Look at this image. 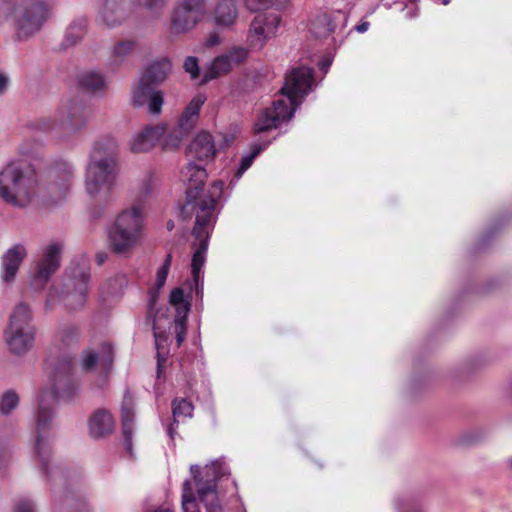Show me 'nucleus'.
I'll return each instance as SVG.
<instances>
[{
    "instance_id": "obj_1",
    "label": "nucleus",
    "mask_w": 512,
    "mask_h": 512,
    "mask_svg": "<svg viewBox=\"0 0 512 512\" xmlns=\"http://www.w3.org/2000/svg\"><path fill=\"white\" fill-rule=\"evenodd\" d=\"M49 388L40 391L37 399V409L34 414L36 427V452L40 459L42 469L54 482L63 478V471L59 467L49 468L48 456L50 445L49 432L53 427L55 417L54 404L58 400H72L79 392V382L73 373L71 359L58 361L50 372Z\"/></svg>"
},
{
    "instance_id": "obj_2",
    "label": "nucleus",
    "mask_w": 512,
    "mask_h": 512,
    "mask_svg": "<svg viewBox=\"0 0 512 512\" xmlns=\"http://www.w3.org/2000/svg\"><path fill=\"white\" fill-rule=\"evenodd\" d=\"M313 84V70L301 66L293 68L286 75L280 93V98L272 103L271 108H265L254 122V131L261 133L276 128L282 122L290 120L296 109L301 105Z\"/></svg>"
},
{
    "instance_id": "obj_3",
    "label": "nucleus",
    "mask_w": 512,
    "mask_h": 512,
    "mask_svg": "<svg viewBox=\"0 0 512 512\" xmlns=\"http://www.w3.org/2000/svg\"><path fill=\"white\" fill-rule=\"evenodd\" d=\"M21 159L12 160L0 171V198L14 207L24 208L39 195L38 175L29 162L30 152L20 148Z\"/></svg>"
},
{
    "instance_id": "obj_4",
    "label": "nucleus",
    "mask_w": 512,
    "mask_h": 512,
    "mask_svg": "<svg viewBox=\"0 0 512 512\" xmlns=\"http://www.w3.org/2000/svg\"><path fill=\"white\" fill-rule=\"evenodd\" d=\"M51 10L48 0H0V26L9 23L17 40H28L42 29Z\"/></svg>"
},
{
    "instance_id": "obj_5",
    "label": "nucleus",
    "mask_w": 512,
    "mask_h": 512,
    "mask_svg": "<svg viewBox=\"0 0 512 512\" xmlns=\"http://www.w3.org/2000/svg\"><path fill=\"white\" fill-rule=\"evenodd\" d=\"M118 145L114 140L97 141L86 168L85 188L92 197L107 198L117 173Z\"/></svg>"
},
{
    "instance_id": "obj_6",
    "label": "nucleus",
    "mask_w": 512,
    "mask_h": 512,
    "mask_svg": "<svg viewBox=\"0 0 512 512\" xmlns=\"http://www.w3.org/2000/svg\"><path fill=\"white\" fill-rule=\"evenodd\" d=\"M207 179V172L204 166L188 162L181 170V180L187 185L186 198L181 206L180 215L183 219H191L199 215L200 208L207 207L210 216L215 215V205L222 196L224 183L216 181L211 184L207 193L202 187Z\"/></svg>"
},
{
    "instance_id": "obj_7",
    "label": "nucleus",
    "mask_w": 512,
    "mask_h": 512,
    "mask_svg": "<svg viewBox=\"0 0 512 512\" xmlns=\"http://www.w3.org/2000/svg\"><path fill=\"white\" fill-rule=\"evenodd\" d=\"M190 473L195 483L197 497L204 505L206 512H223L220 483L229 481L231 476L226 458L222 456L215 459L203 468L191 465Z\"/></svg>"
},
{
    "instance_id": "obj_8",
    "label": "nucleus",
    "mask_w": 512,
    "mask_h": 512,
    "mask_svg": "<svg viewBox=\"0 0 512 512\" xmlns=\"http://www.w3.org/2000/svg\"><path fill=\"white\" fill-rule=\"evenodd\" d=\"M143 228L144 216L140 206L123 210L108 231L111 249L116 254L128 253L140 241Z\"/></svg>"
},
{
    "instance_id": "obj_9",
    "label": "nucleus",
    "mask_w": 512,
    "mask_h": 512,
    "mask_svg": "<svg viewBox=\"0 0 512 512\" xmlns=\"http://www.w3.org/2000/svg\"><path fill=\"white\" fill-rule=\"evenodd\" d=\"M31 320L32 313L27 303L21 301L15 305L4 330L5 342L13 354L23 355L33 347L35 331Z\"/></svg>"
},
{
    "instance_id": "obj_10",
    "label": "nucleus",
    "mask_w": 512,
    "mask_h": 512,
    "mask_svg": "<svg viewBox=\"0 0 512 512\" xmlns=\"http://www.w3.org/2000/svg\"><path fill=\"white\" fill-rule=\"evenodd\" d=\"M89 116L90 110L82 100L70 99L60 105L57 120L42 119L38 128L45 132L59 129L62 134H73L86 126Z\"/></svg>"
},
{
    "instance_id": "obj_11",
    "label": "nucleus",
    "mask_w": 512,
    "mask_h": 512,
    "mask_svg": "<svg viewBox=\"0 0 512 512\" xmlns=\"http://www.w3.org/2000/svg\"><path fill=\"white\" fill-rule=\"evenodd\" d=\"M63 248L62 241L52 240L40 249L30 272V284L34 289L42 290L59 269Z\"/></svg>"
},
{
    "instance_id": "obj_12",
    "label": "nucleus",
    "mask_w": 512,
    "mask_h": 512,
    "mask_svg": "<svg viewBox=\"0 0 512 512\" xmlns=\"http://www.w3.org/2000/svg\"><path fill=\"white\" fill-rule=\"evenodd\" d=\"M90 272L85 265H76L67 272L60 295L61 303L69 310L84 306L89 291Z\"/></svg>"
},
{
    "instance_id": "obj_13",
    "label": "nucleus",
    "mask_w": 512,
    "mask_h": 512,
    "mask_svg": "<svg viewBox=\"0 0 512 512\" xmlns=\"http://www.w3.org/2000/svg\"><path fill=\"white\" fill-rule=\"evenodd\" d=\"M199 215H197L195 225L192 230V234L196 239L195 251L192 257V276L202 275V267L206 261V253L208 249V242L210 234L214 228L216 221L215 215L210 216V212L207 207L200 208Z\"/></svg>"
},
{
    "instance_id": "obj_14",
    "label": "nucleus",
    "mask_w": 512,
    "mask_h": 512,
    "mask_svg": "<svg viewBox=\"0 0 512 512\" xmlns=\"http://www.w3.org/2000/svg\"><path fill=\"white\" fill-rule=\"evenodd\" d=\"M281 17L275 13L256 15L251 21L247 34V43L251 49L261 50L267 41L276 35Z\"/></svg>"
},
{
    "instance_id": "obj_15",
    "label": "nucleus",
    "mask_w": 512,
    "mask_h": 512,
    "mask_svg": "<svg viewBox=\"0 0 512 512\" xmlns=\"http://www.w3.org/2000/svg\"><path fill=\"white\" fill-rule=\"evenodd\" d=\"M139 8H142L141 0H106L99 11L98 21L107 27H115L122 24Z\"/></svg>"
},
{
    "instance_id": "obj_16",
    "label": "nucleus",
    "mask_w": 512,
    "mask_h": 512,
    "mask_svg": "<svg viewBox=\"0 0 512 512\" xmlns=\"http://www.w3.org/2000/svg\"><path fill=\"white\" fill-rule=\"evenodd\" d=\"M163 103V94L155 91L153 84L141 77L132 90V104L135 107L147 105L149 113L157 115L161 112Z\"/></svg>"
},
{
    "instance_id": "obj_17",
    "label": "nucleus",
    "mask_w": 512,
    "mask_h": 512,
    "mask_svg": "<svg viewBox=\"0 0 512 512\" xmlns=\"http://www.w3.org/2000/svg\"><path fill=\"white\" fill-rule=\"evenodd\" d=\"M113 359V347L105 342L98 349L89 348L84 350L80 357V364L84 371H93L99 367L103 373L107 374Z\"/></svg>"
},
{
    "instance_id": "obj_18",
    "label": "nucleus",
    "mask_w": 512,
    "mask_h": 512,
    "mask_svg": "<svg viewBox=\"0 0 512 512\" xmlns=\"http://www.w3.org/2000/svg\"><path fill=\"white\" fill-rule=\"evenodd\" d=\"M74 176V167L67 161L57 162L50 172V192L54 194V202L63 199L71 187Z\"/></svg>"
},
{
    "instance_id": "obj_19",
    "label": "nucleus",
    "mask_w": 512,
    "mask_h": 512,
    "mask_svg": "<svg viewBox=\"0 0 512 512\" xmlns=\"http://www.w3.org/2000/svg\"><path fill=\"white\" fill-rule=\"evenodd\" d=\"M27 256V250L22 244H15L9 248L1 259V279L4 283L15 281L18 270Z\"/></svg>"
},
{
    "instance_id": "obj_20",
    "label": "nucleus",
    "mask_w": 512,
    "mask_h": 512,
    "mask_svg": "<svg viewBox=\"0 0 512 512\" xmlns=\"http://www.w3.org/2000/svg\"><path fill=\"white\" fill-rule=\"evenodd\" d=\"M347 16L342 12L330 15L327 13L317 14L310 23V31L316 38H326L341 24L345 27Z\"/></svg>"
},
{
    "instance_id": "obj_21",
    "label": "nucleus",
    "mask_w": 512,
    "mask_h": 512,
    "mask_svg": "<svg viewBox=\"0 0 512 512\" xmlns=\"http://www.w3.org/2000/svg\"><path fill=\"white\" fill-rule=\"evenodd\" d=\"M238 16L237 0H218L213 9V23L218 29L232 28Z\"/></svg>"
},
{
    "instance_id": "obj_22",
    "label": "nucleus",
    "mask_w": 512,
    "mask_h": 512,
    "mask_svg": "<svg viewBox=\"0 0 512 512\" xmlns=\"http://www.w3.org/2000/svg\"><path fill=\"white\" fill-rule=\"evenodd\" d=\"M165 132V124L148 126L141 132L134 135L130 142V147L134 153L148 152L159 142Z\"/></svg>"
},
{
    "instance_id": "obj_23",
    "label": "nucleus",
    "mask_w": 512,
    "mask_h": 512,
    "mask_svg": "<svg viewBox=\"0 0 512 512\" xmlns=\"http://www.w3.org/2000/svg\"><path fill=\"white\" fill-rule=\"evenodd\" d=\"M134 398L127 391L124 394L121 405L122 433L124 437V447L127 452L132 453V436L134 432Z\"/></svg>"
},
{
    "instance_id": "obj_24",
    "label": "nucleus",
    "mask_w": 512,
    "mask_h": 512,
    "mask_svg": "<svg viewBox=\"0 0 512 512\" xmlns=\"http://www.w3.org/2000/svg\"><path fill=\"white\" fill-rule=\"evenodd\" d=\"M215 153L213 137L205 131L198 133L188 147V155L201 161L212 160Z\"/></svg>"
},
{
    "instance_id": "obj_25",
    "label": "nucleus",
    "mask_w": 512,
    "mask_h": 512,
    "mask_svg": "<svg viewBox=\"0 0 512 512\" xmlns=\"http://www.w3.org/2000/svg\"><path fill=\"white\" fill-rule=\"evenodd\" d=\"M200 22V19L176 5L171 17L170 32L174 35L185 34L193 30Z\"/></svg>"
},
{
    "instance_id": "obj_26",
    "label": "nucleus",
    "mask_w": 512,
    "mask_h": 512,
    "mask_svg": "<svg viewBox=\"0 0 512 512\" xmlns=\"http://www.w3.org/2000/svg\"><path fill=\"white\" fill-rule=\"evenodd\" d=\"M89 434L93 438H102L114 430V419L106 410L96 411L89 419Z\"/></svg>"
},
{
    "instance_id": "obj_27",
    "label": "nucleus",
    "mask_w": 512,
    "mask_h": 512,
    "mask_svg": "<svg viewBox=\"0 0 512 512\" xmlns=\"http://www.w3.org/2000/svg\"><path fill=\"white\" fill-rule=\"evenodd\" d=\"M171 62L168 58H162L152 62L145 69L142 78L153 85L163 82L171 72Z\"/></svg>"
},
{
    "instance_id": "obj_28",
    "label": "nucleus",
    "mask_w": 512,
    "mask_h": 512,
    "mask_svg": "<svg viewBox=\"0 0 512 512\" xmlns=\"http://www.w3.org/2000/svg\"><path fill=\"white\" fill-rule=\"evenodd\" d=\"M232 69L233 67L230 64L228 57L223 53L217 56L206 69L202 82L206 83L212 79L218 78L224 74H227Z\"/></svg>"
},
{
    "instance_id": "obj_29",
    "label": "nucleus",
    "mask_w": 512,
    "mask_h": 512,
    "mask_svg": "<svg viewBox=\"0 0 512 512\" xmlns=\"http://www.w3.org/2000/svg\"><path fill=\"white\" fill-rule=\"evenodd\" d=\"M86 26L87 25L85 20L71 23L65 32L62 46L64 48H69L80 42L85 35Z\"/></svg>"
},
{
    "instance_id": "obj_30",
    "label": "nucleus",
    "mask_w": 512,
    "mask_h": 512,
    "mask_svg": "<svg viewBox=\"0 0 512 512\" xmlns=\"http://www.w3.org/2000/svg\"><path fill=\"white\" fill-rule=\"evenodd\" d=\"M172 256L171 254H167L165 257V260L162 264V266L157 270L156 273V280H155V286L156 288L154 290H150V309H153L157 297L158 291L165 285L169 269L171 266Z\"/></svg>"
},
{
    "instance_id": "obj_31",
    "label": "nucleus",
    "mask_w": 512,
    "mask_h": 512,
    "mask_svg": "<svg viewBox=\"0 0 512 512\" xmlns=\"http://www.w3.org/2000/svg\"><path fill=\"white\" fill-rule=\"evenodd\" d=\"M136 42L133 40H122L117 42L111 50L110 60L113 64H122L134 51Z\"/></svg>"
},
{
    "instance_id": "obj_32",
    "label": "nucleus",
    "mask_w": 512,
    "mask_h": 512,
    "mask_svg": "<svg viewBox=\"0 0 512 512\" xmlns=\"http://www.w3.org/2000/svg\"><path fill=\"white\" fill-rule=\"evenodd\" d=\"M187 135L188 133L182 131L178 125L171 131H167V126L165 125V132L160 137L159 143L164 150L176 149Z\"/></svg>"
},
{
    "instance_id": "obj_33",
    "label": "nucleus",
    "mask_w": 512,
    "mask_h": 512,
    "mask_svg": "<svg viewBox=\"0 0 512 512\" xmlns=\"http://www.w3.org/2000/svg\"><path fill=\"white\" fill-rule=\"evenodd\" d=\"M80 85L89 91L100 92L106 87V80L102 74L94 71L85 72L79 79Z\"/></svg>"
},
{
    "instance_id": "obj_34",
    "label": "nucleus",
    "mask_w": 512,
    "mask_h": 512,
    "mask_svg": "<svg viewBox=\"0 0 512 512\" xmlns=\"http://www.w3.org/2000/svg\"><path fill=\"white\" fill-rule=\"evenodd\" d=\"M290 0H243L244 6L251 12H258L270 8L281 9L287 6Z\"/></svg>"
},
{
    "instance_id": "obj_35",
    "label": "nucleus",
    "mask_w": 512,
    "mask_h": 512,
    "mask_svg": "<svg viewBox=\"0 0 512 512\" xmlns=\"http://www.w3.org/2000/svg\"><path fill=\"white\" fill-rule=\"evenodd\" d=\"M194 407L187 399H175L172 402V414L174 423L180 420L191 418L193 415Z\"/></svg>"
},
{
    "instance_id": "obj_36",
    "label": "nucleus",
    "mask_w": 512,
    "mask_h": 512,
    "mask_svg": "<svg viewBox=\"0 0 512 512\" xmlns=\"http://www.w3.org/2000/svg\"><path fill=\"white\" fill-rule=\"evenodd\" d=\"M182 510L183 512H201L193 493L192 482L189 480L182 485Z\"/></svg>"
},
{
    "instance_id": "obj_37",
    "label": "nucleus",
    "mask_w": 512,
    "mask_h": 512,
    "mask_svg": "<svg viewBox=\"0 0 512 512\" xmlns=\"http://www.w3.org/2000/svg\"><path fill=\"white\" fill-rule=\"evenodd\" d=\"M177 5L201 21L207 12V0H181Z\"/></svg>"
},
{
    "instance_id": "obj_38",
    "label": "nucleus",
    "mask_w": 512,
    "mask_h": 512,
    "mask_svg": "<svg viewBox=\"0 0 512 512\" xmlns=\"http://www.w3.org/2000/svg\"><path fill=\"white\" fill-rule=\"evenodd\" d=\"M19 404V396L14 390L5 391L0 397V413L9 415Z\"/></svg>"
},
{
    "instance_id": "obj_39",
    "label": "nucleus",
    "mask_w": 512,
    "mask_h": 512,
    "mask_svg": "<svg viewBox=\"0 0 512 512\" xmlns=\"http://www.w3.org/2000/svg\"><path fill=\"white\" fill-rule=\"evenodd\" d=\"M169 303L176 308V315H179L184 309L190 311V302L185 299L184 291L182 288H174L169 296Z\"/></svg>"
},
{
    "instance_id": "obj_40",
    "label": "nucleus",
    "mask_w": 512,
    "mask_h": 512,
    "mask_svg": "<svg viewBox=\"0 0 512 512\" xmlns=\"http://www.w3.org/2000/svg\"><path fill=\"white\" fill-rule=\"evenodd\" d=\"M157 187L158 182L154 178V176L152 174L145 175L138 187V199L142 200L152 195L153 192L157 189Z\"/></svg>"
},
{
    "instance_id": "obj_41",
    "label": "nucleus",
    "mask_w": 512,
    "mask_h": 512,
    "mask_svg": "<svg viewBox=\"0 0 512 512\" xmlns=\"http://www.w3.org/2000/svg\"><path fill=\"white\" fill-rule=\"evenodd\" d=\"M188 309H184L179 313V315H175L174 318V330L176 333V341L177 345L180 346L186 337V321H187Z\"/></svg>"
},
{
    "instance_id": "obj_42",
    "label": "nucleus",
    "mask_w": 512,
    "mask_h": 512,
    "mask_svg": "<svg viewBox=\"0 0 512 512\" xmlns=\"http://www.w3.org/2000/svg\"><path fill=\"white\" fill-rule=\"evenodd\" d=\"M232 65L235 67L242 64L248 57V49L242 46H233L224 53Z\"/></svg>"
},
{
    "instance_id": "obj_43",
    "label": "nucleus",
    "mask_w": 512,
    "mask_h": 512,
    "mask_svg": "<svg viewBox=\"0 0 512 512\" xmlns=\"http://www.w3.org/2000/svg\"><path fill=\"white\" fill-rule=\"evenodd\" d=\"M262 150H263V147L261 145L255 144L252 146L251 153L242 157L240 166L236 173L237 179H239L243 175V173L252 165L253 160L260 154V152Z\"/></svg>"
},
{
    "instance_id": "obj_44",
    "label": "nucleus",
    "mask_w": 512,
    "mask_h": 512,
    "mask_svg": "<svg viewBox=\"0 0 512 512\" xmlns=\"http://www.w3.org/2000/svg\"><path fill=\"white\" fill-rule=\"evenodd\" d=\"M206 100H207V97L204 93H197L190 100V102L187 104V106L185 107L184 110L188 114L192 115V117L199 119L200 110H201L202 106L204 105V103L206 102Z\"/></svg>"
},
{
    "instance_id": "obj_45",
    "label": "nucleus",
    "mask_w": 512,
    "mask_h": 512,
    "mask_svg": "<svg viewBox=\"0 0 512 512\" xmlns=\"http://www.w3.org/2000/svg\"><path fill=\"white\" fill-rule=\"evenodd\" d=\"M198 119L192 117V115L188 114L185 110H183L177 125L182 129V131L189 132L196 126Z\"/></svg>"
},
{
    "instance_id": "obj_46",
    "label": "nucleus",
    "mask_w": 512,
    "mask_h": 512,
    "mask_svg": "<svg viewBox=\"0 0 512 512\" xmlns=\"http://www.w3.org/2000/svg\"><path fill=\"white\" fill-rule=\"evenodd\" d=\"M184 69L192 79H197L200 75L198 59L193 56L187 57L184 61Z\"/></svg>"
},
{
    "instance_id": "obj_47",
    "label": "nucleus",
    "mask_w": 512,
    "mask_h": 512,
    "mask_svg": "<svg viewBox=\"0 0 512 512\" xmlns=\"http://www.w3.org/2000/svg\"><path fill=\"white\" fill-rule=\"evenodd\" d=\"M127 284V279L124 275H118L109 282L108 293L116 295L120 293L124 286Z\"/></svg>"
},
{
    "instance_id": "obj_48",
    "label": "nucleus",
    "mask_w": 512,
    "mask_h": 512,
    "mask_svg": "<svg viewBox=\"0 0 512 512\" xmlns=\"http://www.w3.org/2000/svg\"><path fill=\"white\" fill-rule=\"evenodd\" d=\"M165 4V0H141L143 8L147 9L151 13L159 12Z\"/></svg>"
},
{
    "instance_id": "obj_49",
    "label": "nucleus",
    "mask_w": 512,
    "mask_h": 512,
    "mask_svg": "<svg viewBox=\"0 0 512 512\" xmlns=\"http://www.w3.org/2000/svg\"><path fill=\"white\" fill-rule=\"evenodd\" d=\"M192 277H193V281H194V285H195L196 298H197V300L202 302L203 301V295H204V278H203V275H200L198 277H196V276H192Z\"/></svg>"
},
{
    "instance_id": "obj_50",
    "label": "nucleus",
    "mask_w": 512,
    "mask_h": 512,
    "mask_svg": "<svg viewBox=\"0 0 512 512\" xmlns=\"http://www.w3.org/2000/svg\"><path fill=\"white\" fill-rule=\"evenodd\" d=\"M221 43L222 39L217 31L210 32L204 41L205 47L208 48L218 46Z\"/></svg>"
},
{
    "instance_id": "obj_51",
    "label": "nucleus",
    "mask_w": 512,
    "mask_h": 512,
    "mask_svg": "<svg viewBox=\"0 0 512 512\" xmlns=\"http://www.w3.org/2000/svg\"><path fill=\"white\" fill-rule=\"evenodd\" d=\"M14 512H34V506L29 500H20L16 503Z\"/></svg>"
},
{
    "instance_id": "obj_52",
    "label": "nucleus",
    "mask_w": 512,
    "mask_h": 512,
    "mask_svg": "<svg viewBox=\"0 0 512 512\" xmlns=\"http://www.w3.org/2000/svg\"><path fill=\"white\" fill-rule=\"evenodd\" d=\"M10 86V78L7 74L0 72V96H3Z\"/></svg>"
},
{
    "instance_id": "obj_53",
    "label": "nucleus",
    "mask_w": 512,
    "mask_h": 512,
    "mask_svg": "<svg viewBox=\"0 0 512 512\" xmlns=\"http://www.w3.org/2000/svg\"><path fill=\"white\" fill-rule=\"evenodd\" d=\"M57 293H53L52 291L49 292L48 296H47V299L45 301V307L46 309H52L53 305H54V298H55V295Z\"/></svg>"
},
{
    "instance_id": "obj_54",
    "label": "nucleus",
    "mask_w": 512,
    "mask_h": 512,
    "mask_svg": "<svg viewBox=\"0 0 512 512\" xmlns=\"http://www.w3.org/2000/svg\"><path fill=\"white\" fill-rule=\"evenodd\" d=\"M369 25H370L369 22L364 21V22H361L360 24L356 25L354 27V29L359 33H364L368 30Z\"/></svg>"
},
{
    "instance_id": "obj_55",
    "label": "nucleus",
    "mask_w": 512,
    "mask_h": 512,
    "mask_svg": "<svg viewBox=\"0 0 512 512\" xmlns=\"http://www.w3.org/2000/svg\"><path fill=\"white\" fill-rule=\"evenodd\" d=\"M108 258V255L105 252H98L96 254V261L98 265H102L106 259Z\"/></svg>"
},
{
    "instance_id": "obj_56",
    "label": "nucleus",
    "mask_w": 512,
    "mask_h": 512,
    "mask_svg": "<svg viewBox=\"0 0 512 512\" xmlns=\"http://www.w3.org/2000/svg\"><path fill=\"white\" fill-rule=\"evenodd\" d=\"M330 65H331V60L328 58L324 59L320 63V70L323 71L324 73H326Z\"/></svg>"
},
{
    "instance_id": "obj_57",
    "label": "nucleus",
    "mask_w": 512,
    "mask_h": 512,
    "mask_svg": "<svg viewBox=\"0 0 512 512\" xmlns=\"http://www.w3.org/2000/svg\"><path fill=\"white\" fill-rule=\"evenodd\" d=\"M175 424H176V423L171 424V425L168 427V430H167L168 435H169V437H170L171 439H173V438H174V436H175V434H176V428L174 427V425H175Z\"/></svg>"
},
{
    "instance_id": "obj_58",
    "label": "nucleus",
    "mask_w": 512,
    "mask_h": 512,
    "mask_svg": "<svg viewBox=\"0 0 512 512\" xmlns=\"http://www.w3.org/2000/svg\"><path fill=\"white\" fill-rule=\"evenodd\" d=\"M149 512H173L168 506H161Z\"/></svg>"
},
{
    "instance_id": "obj_59",
    "label": "nucleus",
    "mask_w": 512,
    "mask_h": 512,
    "mask_svg": "<svg viewBox=\"0 0 512 512\" xmlns=\"http://www.w3.org/2000/svg\"><path fill=\"white\" fill-rule=\"evenodd\" d=\"M173 228H174V223H173V221H172V220H169V221L167 222V229H168L169 231H171Z\"/></svg>"
},
{
    "instance_id": "obj_60",
    "label": "nucleus",
    "mask_w": 512,
    "mask_h": 512,
    "mask_svg": "<svg viewBox=\"0 0 512 512\" xmlns=\"http://www.w3.org/2000/svg\"><path fill=\"white\" fill-rule=\"evenodd\" d=\"M154 336H155V340H156V346L157 348L159 347V338H160V335L155 331L154 332Z\"/></svg>"
},
{
    "instance_id": "obj_61",
    "label": "nucleus",
    "mask_w": 512,
    "mask_h": 512,
    "mask_svg": "<svg viewBox=\"0 0 512 512\" xmlns=\"http://www.w3.org/2000/svg\"><path fill=\"white\" fill-rule=\"evenodd\" d=\"M68 331L73 334L74 336H77V331L74 328H69Z\"/></svg>"
},
{
    "instance_id": "obj_62",
    "label": "nucleus",
    "mask_w": 512,
    "mask_h": 512,
    "mask_svg": "<svg viewBox=\"0 0 512 512\" xmlns=\"http://www.w3.org/2000/svg\"><path fill=\"white\" fill-rule=\"evenodd\" d=\"M231 485L234 488V490L237 491V484H236V482L232 480L231 481Z\"/></svg>"
},
{
    "instance_id": "obj_63",
    "label": "nucleus",
    "mask_w": 512,
    "mask_h": 512,
    "mask_svg": "<svg viewBox=\"0 0 512 512\" xmlns=\"http://www.w3.org/2000/svg\"><path fill=\"white\" fill-rule=\"evenodd\" d=\"M418 10V8L416 7L415 8V11H413L411 14H409V17H414L416 15V11Z\"/></svg>"
},
{
    "instance_id": "obj_64",
    "label": "nucleus",
    "mask_w": 512,
    "mask_h": 512,
    "mask_svg": "<svg viewBox=\"0 0 512 512\" xmlns=\"http://www.w3.org/2000/svg\"><path fill=\"white\" fill-rule=\"evenodd\" d=\"M450 3V0H442V4L448 5Z\"/></svg>"
}]
</instances>
